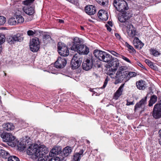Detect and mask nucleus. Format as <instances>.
Masks as SVG:
<instances>
[{
	"mask_svg": "<svg viewBox=\"0 0 161 161\" xmlns=\"http://www.w3.org/2000/svg\"><path fill=\"white\" fill-rule=\"evenodd\" d=\"M117 68H114L108 72V74L111 78L115 79V84L121 82L123 80L126 81L130 79L131 72L130 68L124 66L120 67L115 75V72Z\"/></svg>",
	"mask_w": 161,
	"mask_h": 161,
	"instance_id": "obj_1",
	"label": "nucleus"
},
{
	"mask_svg": "<svg viewBox=\"0 0 161 161\" xmlns=\"http://www.w3.org/2000/svg\"><path fill=\"white\" fill-rule=\"evenodd\" d=\"M48 152L47 148L44 145H41L38 147L37 145H30L28 148L27 153L29 155H35L37 157L40 156Z\"/></svg>",
	"mask_w": 161,
	"mask_h": 161,
	"instance_id": "obj_2",
	"label": "nucleus"
},
{
	"mask_svg": "<svg viewBox=\"0 0 161 161\" xmlns=\"http://www.w3.org/2000/svg\"><path fill=\"white\" fill-rule=\"evenodd\" d=\"M131 27L133 30H131V37L133 38V44L136 48L140 49L143 46L144 43L136 36H137L138 33L132 25Z\"/></svg>",
	"mask_w": 161,
	"mask_h": 161,
	"instance_id": "obj_3",
	"label": "nucleus"
},
{
	"mask_svg": "<svg viewBox=\"0 0 161 161\" xmlns=\"http://www.w3.org/2000/svg\"><path fill=\"white\" fill-rule=\"evenodd\" d=\"M113 4L117 11L119 12H122L128 9L127 3L124 0H114Z\"/></svg>",
	"mask_w": 161,
	"mask_h": 161,
	"instance_id": "obj_4",
	"label": "nucleus"
},
{
	"mask_svg": "<svg viewBox=\"0 0 161 161\" xmlns=\"http://www.w3.org/2000/svg\"><path fill=\"white\" fill-rule=\"evenodd\" d=\"M58 52L59 54L62 56H67L69 54V51L65 45L61 42L58 44Z\"/></svg>",
	"mask_w": 161,
	"mask_h": 161,
	"instance_id": "obj_5",
	"label": "nucleus"
},
{
	"mask_svg": "<svg viewBox=\"0 0 161 161\" xmlns=\"http://www.w3.org/2000/svg\"><path fill=\"white\" fill-rule=\"evenodd\" d=\"M30 50L33 52H37L39 48V42L37 38L32 39L30 41Z\"/></svg>",
	"mask_w": 161,
	"mask_h": 161,
	"instance_id": "obj_6",
	"label": "nucleus"
},
{
	"mask_svg": "<svg viewBox=\"0 0 161 161\" xmlns=\"http://www.w3.org/2000/svg\"><path fill=\"white\" fill-rule=\"evenodd\" d=\"M1 136L4 141L13 143L15 139V137L10 133H3L1 134Z\"/></svg>",
	"mask_w": 161,
	"mask_h": 161,
	"instance_id": "obj_7",
	"label": "nucleus"
},
{
	"mask_svg": "<svg viewBox=\"0 0 161 161\" xmlns=\"http://www.w3.org/2000/svg\"><path fill=\"white\" fill-rule=\"evenodd\" d=\"M124 20H120V21L121 22H125V25L126 26V31L125 34L127 36V37L130 38L131 37V32H130V28L131 23L130 21L129 22L127 21L129 19H130V17L125 16L124 17Z\"/></svg>",
	"mask_w": 161,
	"mask_h": 161,
	"instance_id": "obj_8",
	"label": "nucleus"
},
{
	"mask_svg": "<svg viewBox=\"0 0 161 161\" xmlns=\"http://www.w3.org/2000/svg\"><path fill=\"white\" fill-rule=\"evenodd\" d=\"M153 116L155 119L161 118V106L159 104H156L153 111Z\"/></svg>",
	"mask_w": 161,
	"mask_h": 161,
	"instance_id": "obj_9",
	"label": "nucleus"
},
{
	"mask_svg": "<svg viewBox=\"0 0 161 161\" xmlns=\"http://www.w3.org/2000/svg\"><path fill=\"white\" fill-rule=\"evenodd\" d=\"M66 61L63 57L58 58L57 60L55 62L54 65L56 67L58 68H64L66 65Z\"/></svg>",
	"mask_w": 161,
	"mask_h": 161,
	"instance_id": "obj_10",
	"label": "nucleus"
},
{
	"mask_svg": "<svg viewBox=\"0 0 161 161\" xmlns=\"http://www.w3.org/2000/svg\"><path fill=\"white\" fill-rule=\"evenodd\" d=\"M73 50L76 51L80 54H87L89 52L88 48L84 45H80L76 47V50Z\"/></svg>",
	"mask_w": 161,
	"mask_h": 161,
	"instance_id": "obj_11",
	"label": "nucleus"
},
{
	"mask_svg": "<svg viewBox=\"0 0 161 161\" xmlns=\"http://www.w3.org/2000/svg\"><path fill=\"white\" fill-rule=\"evenodd\" d=\"M92 65V59L90 58L87 59L83 62L82 67L84 70L87 71L91 69Z\"/></svg>",
	"mask_w": 161,
	"mask_h": 161,
	"instance_id": "obj_12",
	"label": "nucleus"
},
{
	"mask_svg": "<svg viewBox=\"0 0 161 161\" xmlns=\"http://www.w3.org/2000/svg\"><path fill=\"white\" fill-rule=\"evenodd\" d=\"M22 40V37L20 36L19 34H17L12 36H9L7 38V41L11 44L13 43L14 42H20Z\"/></svg>",
	"mask_w": 161,
	"mask_h": 161,
	"instance_id": "obj_13",
	"label": "nucleus"
},
{
	"mask_svg": "<svg viewBox=\"0 0 161 161\" xmlns=\"http://www.w3.org/2000/svg\"><path fill=\"white\" fill-rule=\"evenodd\" d=\"M99 18L103 21H106L108 19V12L105 10H100L98 13Z\"/></svg>",
	"mask_w": 161,
	"mask_h": 161,
	"instance_id": "obj_14",
	"label": "nucleus"
},
{
	"mask_svg": "<svg viewBox=\"0 0 161 161\" xmlns=\"http://www.w3.org/2000/svg\"><path fill=\"white\" fill-rule=\"evenodd\" d=\"M119 64V61L117 58H112L109 62L107 65V68L113 67L114 68H117Z\"/></svg>",
	"mask_w": 161,
	"mask_h": 161,
	"instance_id": "obj_15",
	"label": "nucleus"
},
{
	"mask_svg": "<svg viewBox=\"0 0 161 161\" xmlns=\"http://www.w3.org/2000/svg\"><path fill=\"white\" fill-rule=\"evenodd\" d=\"M148 94L144 98H142L139 102L137 103L135 106V110H136L137 108L144 107L147 104V99Z\"/></svg>",
	"mask_w": 161,
	"mask_h": 161,
	"instance_id": "obj_16",
	"label": "nucleus"
},
{
	"mask_svg": "<svg viewBox=\"0 0 161 161\" xmlns=\"http://www.w3.org/2000/svg\"><path fill=\"white\" fill-rule=\"evenodd\" d=\"M85 11L89 15H93L96 11V7L92 5L86 6L85 8Z\"/></svg>",
	"mask_w": 161,
	"mask_h": 161,
	"instance_id": "obj_17",
	"label": "nucleus"
},
{
	"mask_svg": "<svg viewBox=\"0 0 161 161\" xmlns=\"http://www.w3.org/2000/svg\"><path fill=\"white\" fill-rule=\"evenodd\" d=\"M80 41L79 38L76 37L73 39V45L70 47L71 50H76V47L80 44Z\"/></svg>",
	"mask_w": 161,
	"mask_h": 161,
	"instance_id": "obj_18",
	"label": "nucleus"
},
{
	"mask_svg": "<svg viewBox=\"0 0 161 161\" xmlns=\"http://www.w3.org/2000/svg\"><path fill=\"white\" fill-rule=\"evenodd\" d=\"M61 149L59 147H54L50 152L49 155L51 157L54 156L55 155L58 154L60 153Z\"/></svg>",
	"mask_w": 161,
	"mask_h": 161,
	"instance_id": "obj_19",
	"label": "nucleus"
},
{
	"mask_svg": "<svg viewBox=\"0 0 161 161\" xmlns=\"http://www.w3.org/2000/svg\"><path fill=\"white\" fill-rule=\"evenodd\" d=\"M112 58L111 55L104 52L103 54L102 55V58L100 60L104 62L108 63L111 61Z\"/></svg>",
	"mask_w": 161,
	"mask_h": 161,
	"instance_id": "obj_20",
	"label": "nucleus"
},
{
	"mask_svg": "<svg viewBox=\"0 0 161 161\" xmlns=\"http://www.w3.org/2000/svg\"><path fill=\"white\" fill-rule=\"evenodd\" d=\"M112 58L111 55L104 52L103 54L102 55V58L100 60L104 62L108 63L111 61Z\"/></svg>",
	"mask_w": 161,
	"mask_h": 161,
	"instance_id": "obj_21",
	"label": "nucleus"
},
{
	"mask_svg": "<svg viewBox=\"0 0 161 161\" xmlns=\"http://www.w3.org/2000/svg\"><path fill=\"white\" fill-rule=\"evenodd\" d=\"M136 85L137 88L139 90H144L147 87L145 82L142 80L136 82Z\"/></svg>",
	"mask_w": 161,
	"mask_h": 161,
	"instance_id": "obj_22",
	"label": "nucleus"
},
{
	"mask_svg": "<svg viewBox=\"0 0 161 161\" xmlns=\"http://www.w3.org/2000/svg\"><path fill=\"white\" fill-rule=\"evenodd\" d=\"M124 84H122L118 88L114 94V97L116 99H117L118 98L122 95L123 90V87Z\"/></svg>",
	"mask_w": 161,
	"mask_h": 161,
	"instance_id": "obj_23",
	"label": "nucleus"
},
{
	"mask_svg": "<svg viewBox=\"0 0 161 161\" xmlns=\"http://www.w3.org/2000/svg\"><path fill=\"white\" fill-rule=\"evenodd\" d=\"M4 129L7 131L13 130L14 128V126L12 123H8L4 124L3 125Z\"/></svg>",
	"mask_w": 161,
	"mask_h": 161,
	"instance_id": "obj_24",
	"label": "nucleus"
},
{
	"mask_svg": "<svg viewBox=\"0 0 161 161\" xmlns=\"http://www.w3.org/2000/svg\"><path fill=\"white\" fill-rule=\"evenodd\" d=\"M22 9L26 14L30 15H32L34 13L33 8L31 7H23Z\"/></svg>",
	"mask_w": 161,
	"mask_h": 161,
	"instance_id": "obj_25",
	"label": "nucleus"
},
{
	"mask_svg": "<svg viewBox=\"0 0 161 161\" xmlns=\"http://www.w3.org/2000/svg\"><path fill=\"white\" fill-rule=\"evenodd\" d=\"M83 152L84 151L81 150L79 153H75L73 156L74 161H80L81 157L83 156Z\"/></svg>",
	"mask_w": 161,
	"mask_h": 161,
	"instance_id": "obj_26",
	"label": "nucleus"
},
{
	"mask_svg": "<svg viewBox=\"0 0 161 161\" xmlns=\"http://www.w3.org/2000/svg\"><path fill=\"white\" fill-rule=\"evenodd\" d=\"M104 52L99 50L96 49L94 50L93 54L96 58L100 60L102 58V55L103 54Z\"/></svg>",
	"mask_w": 161,
	"mask_h": 161,
	"instance_id": "obj_27",
	"label": "nucleus"
},
{
	"mask_svg": "<svg viewBox=\"0 0 161 161\" xmlns=\"http://www.w3.org/2000/svg\"><path fill=\"white\" fill-rule=\"evenodd\" d=\"M72 60L81 64L83 60V58L81 54L79 53L76 54L74 56Z\"/></svg>",
	"mask_w": 161,
	"mask_h": 161,
	"instance_id": "obj_28",
	"label": "nucleus"
},
{
	"mask_svg": "<svg viewBox=\"0 0 161 161\" xmlns=\"http://www.w3.org/2000/svg\"><path fill=\"white\" fill-rule=\"evenodd\" d=\"M72 149L71 147H66L63 149V153L65 157L68 156L71 152Z\"/></svg>",
	"mask_w": 161,
	"mask_h": 161,
	"instance_id": "obj_29",
	"label": "nucleus"
},
{
	"mask_svg": "<svg viewBox=\"0 0 161 161\" xmlns=\"http://www.w3.org/2000/svg\"><path fill=\"white\" fill-rule=\"evenodd\" d=\"M157 97L155 95H153L151 97L149 101L148 106L149 107L152 106L157 101Z\"/></svg>",
	"mask_w": 161,
	"mask_h": 161,
	"instance_id": "obj_30",
	"label": "nucleus"
},
{
	"mask_svg": "<svg viewBox=\"0 0 161 161\" xmlns=\"http://www.w3.org/2000/svg\"><path fill=\"white\" fill-rule=\"evenodd\" d=\"M71 64L72 69H75L78 68L80 65L81 64L77 62L71 60Z\"/></svg>",
	"mask_w": 161,
	"mask_h": 161,
	"instance_id": "obj_31",
	"label": "nucleus"
},
{
	"mask_svg": "<svg viewBox=\"0 0 161 161\" xmlns=\"http://www.w3.org/2000/svg\"><path fill=\"white\" fill-rule=\"evenodd\" d=\"M46 153L44 154L41 155L40 156H39L38 161H48L49 157L47 155H46L47 153Z\"/></svg>",
	"mask_w": 161,
	"mask_h": 161,
	"instance_id": "obj_32",
	"label": "nucleus"
},
{
	"mask_svg": "<svg viewBox=\"0 0 161 161\" xmlns=\"http://www.w3.org/2000/svg\"><path fill=\"white\" fill-rule=\"evenodd\" d=\"M0 156L3 158H8L9 155L8 152L2 149H0Z\"/></svg>",
	"mask_w": 161,
	"mask_h": 161,
	"instance_id": "obj_33",
	"label": "nucleus"
},
{
	"mask_svg": "<svg viewBox=\"0 0 161 161\" xmlns=\"http://www.w3.org/2000/svg\"><path fill=\"white\" fill-rule=\"evenodd\" d=\"M15 18L16 20L17 24L22 23L24 21V19L21 15H16L15 16Z\"/></svg>",
	"mask_w": 161,
	"mask_h": 161,
	"instance_id": "obj_34",
	"label": "nucleus"
},
{
	"mask_svg": "<svg viewBox=\"0 0 161 161\" xmlns=\"http://www.w3.org/2000/svg\"><path fill=\"white\" fill-rule=\"evenodd\" d=\"M145 63L150 67L152 69L155 70L156 69V68L153 64V63L150 60L148 59H146L145 60Z\"/></svg>",
	"mask_w": 161,
	"mask_h": 161,
	"instance_id": "obj_35",
	"label": "nucleus"
},
{
	"mask_svg": "<svg viewBox=\"0 0 161 161\" xmlns=\"http://www.w3.org/2000/svg\"><path fill=\"white\" fill-rule=\"evenodd\" d=\"M8 24L11 25H15L17 24L16 18H11L8 20Z\"/></svg>",
	"mask_w": 161,
	"mask_h": 161,
	"instance_id": "obj_36",
	"label": "nucleus"
},
{
	"mask_svg": "<svg viewBox=\"0 0 161 161\" xmlns=\"http://www.w3.org/2000/svg\"><path fill=\"white\" fill-rule=\"evenodd\" d=\"M6 37L4 34L0 33V46L3 44L5 41Z\"/></svg>",
	"mask_w": 161,
	"mask_h": 161,
	"instance_id": "obj_37",
	"label": "nucleus"
},
{
	"mask_svg": "<svg viewBox=\"0 0 161 161\" xmlns=\"http://www.w3.org/2000/svg\"><path fill=\"white\" fill-rule=\"evenodd\" d=\"M38 33V31L34 30H29L27 31V34L29 36H33L36 35Z\"/></svg>",
	"mask_w": 161,
	"mask_h": 161,
	"instance_id": "obj_38",
	"label": "nucleus"
},
{
	"mask_svg": "<svg viewBox=\"0 0 161 161\" xmlns=\"http://www.w3.org/2000/svg\"><path fill=\"white\" fill-rule=\"evenodd\" d=\"M8 161H20L19 158L15 156H10L8 158Z\"/></svg>",
	"mask_w": 161,
	"mask_h": 161,
	"instance_id": "obj_39",
	"label": "nucleus"
},
{
	"mask_svg": "<svg viewBox=\"0 0 161 161\" xmlns=\"http://www.w3.org/2000/svg\"><path fill=\"white\" fill-rule=\"evenodd\" d=\"M98 3L104 6L108 3V0H95Z\"/></svg>",
	"mask_w": 161,
	"mask_h": 161,
	"instance_id": "obj_40",
	"label": "nucleus"
},
{
	"mask_svg": "<svg viewBox=\"0 0 161 161\" xmlns=\"http://www.w3.org/2000/svg\"><path fill=\"white\" fill-rule=\"evenodd\" d=\"M113 26V24L111 21H108L107 24L105 25V26L106 27L107 30L109 31H111V28L110 26L112 27Z\"/></svg>",
	"mask_w": 161,
	"mask_h": 161,
	"instance_id": "obj_41",
	"label": "nucleus"
},
{
	"mask_svg": "<svg viewBox=\"0 0 161 161\" xmlns=\"http://www.w3.org/2000/svg\"><path fill=\"white\" fill-rule=\"evenodd\" d=\"M48 161H60V158L58 157L49 158Z\"/></svg>",
	"mask_w": 161,
	"mask_h": 161,
	"instance_id": "obj_42",
	"label": "nucleus"
},
{
	"mask_svg": "<svg viewBox=\"0 0 161 161\" xmlns=\"http://www.w3.org/2000/svg\"><path fill=\"white\" fill-rule=\"evenodd\" d=\"M5 22L6 18L4 16H0V25L4 24Z\"/></svg>",
	"mask_w": 161,
	"mask_h": 161,
	"instance_id": "obj_43",
	"label": "nucleus"
},
{
	"mask_svg": "<svg viewBox=\"0 0 161 161\" xmlns=\"http://www.w3.org/2000/svg\"><path fill=\"white\" fill-rule=\"evenodd\" d=\"M34 0H26L23 2V3L25 5H27L33 2Z\"/></svg>",
	"mask_w": 161,
	"mask_h": 161,
	"instance_id": "obj_44",
	"label": "nucleus"
},
{
	"mask_svg": "<svg viewBox=\"0 0 161 161\" xmlns=\"http://www.w3.org/2000/svg\"><path fill=\"white\" fill-rule=\"evenodd\" d=\"M151 52L152 54L155 56H157L159 54L158 52L155 50H152Z\"/></svg>",
	"mask_w": 161,
	"mask_h": 161,
	"instance_id": "obj_45",
	"label": "nucleus"
},
{
	"mask_svg": "<svg viewBox=\"0 0 161 161\" xmlns=\"http://www.w3.org/2000/svg\"><path fill=\"white\" fill-rule=\"evenodd\" d=\"M51 38L50 36L49 35H45L43 36V39L44 41Z\"/></svg>",
	"mask_w": 161,
	"mask_h": 161,
	"instance_id": "obj_46",
	"label": "nucleus"
},
{
	"mask_svg": "<svg viewBox=\"0 0 161 161\" xmlns=\"http://www.w3.org/2000/svg\"><path fill=\"white\" fill-rule=\"evenodd\" d=\"M122 58L124 60H125L126 61V62H128V63H130V60L128 58H126V57H125L124 56H122Z\"/></svg>",
	"mask_w": 161,
	"mask_h": 161,
	"instance_id": "obj_47",
	"label": "nucleus"
},
{
	"mask_svg": "<svg viewBox=\"0 0 161 161\" xmlns=\"http://www.w3.org/2000/svg\"><path fill=\"white\" fill-rule=\"evenodd\" d=\"M108 80L106 79L105 80V81L103 85L102 88H104L106 87V85L108 83Z\"/></svg>",
	"mask_w": 161,
	"mask_h": 161,
	"instance_id": "obj_48",
	"label": "nucleus"
},
{
	"mask_svg": "<svg viewBox=\"0 0 161 161\" xmlns=\"http://www.w3.org/2000/svg\"><path fill=\"white\" fill-rule=\"evenodd\" d=\"M109 52L112 54H113V55H114L115 56H117V55H118V54L116 52H114V51H110Z\"/></svg>",
	"mask_w": 161,
	"mask_h": 161,
	"instance_id": "obj_49",
	"label": "nucleus"
},
{
	"mask_svg": "<svg viewBox=\"0 0 161 161\" xmlns=\"http://www.w3.org/2000/svg\"><path fill=\"white\" fill-rule=\"evenodd\" d=\"M125 45L128 47L129 49L131 50V46L127 42H125Z\"/></svg>",
	"mask_w": 161,
	"mask_h": 161,
	"instance_id": "obj_50",
	"label": "nucleus"
},
{
	"mask_svg": "<svg viewBox=\"0 0 161 161\" xmlns=\"http://www.w3.org/2000/svg\"><path fill=\"white\" fill-rule=\"evenodd\" d=\"M159 134L160 139H159V143L161 145V130L159 131Z\"/></svg>",
	"mask_w": 161,
	"mask_h": 161,
	"instance_id": "obj_51",
	"label": "nucleus"
},
{
	"mask_svg": "<svg viewBox=\"0 0 161 161\" xmlns=\"http://www.w3.org/2000/svg\"><path fill=\"white\" fill-rule=\"evenodd\" d=\"M136 75L137 74L136 72H131V77H135Z\"/></svg>",
	"mask_w": 161,
	"mask_h": 161,
	"instance_id": "obj_52",
	"label": "nucleus"
},
{
	"mask_svg": "<svg viewBox=\"0 0 161 161\" xmlns=\"http://www.w3.org/2000/svg\"><path fill=\"white\" fill-rule=\"evenodd\" d=\"M136 52L135 50L131 47V53H135Z\"/></svg>",
	"mask_w": 161,
	"mask_h": 161,
	"instance_id": "obj_53",
	"label": "nucleus"
},
{
	"mask_svg": "<svg viewBox=\"0 0 161 161\" xmlns=\"http://www.w3.org/2000/svg\"><path fill=\"white\" fill-rule=\"evenodd\" d=\"M115 36L118 39H120V36L118 33H116L115 34Z\"/></svg>",
	"mask_w": 161,
	"mask_h": 161,
	"instance_id": "obj_54",
	"label": "nucleus"
},
{
	"mask_svg": "<svg viewBox=\"0 0 161 161\" xmlns=\"http://www.w3.org/2000/svg\"><path fill=\"white\" fill-rule=\"evenodd\" d=\"M59 22L61 23H63L64 22V21L62 19H59Z\"/></svg>",
	"mask_w": 161,
	"mask_h": 161,
	"instance_id": "obj_55",
	"label": "nucleus"
},
{
	"mask_svg": "<svg viewBox=\"0 0 161 161\" xmlns=\"http://www.w3.org/2000/svg\"><path fill=\"white\" fill-rule=\"evenodd\" d=\"M138 65L139 66H140L142 68H143V65L140 63H139Z\"/></svg>",
	"mask_w": 161,
	"mask_h": 161,
	"instance_id": "obj_56",
	"label": "nucleus"
},
{
	"mask_svg": "<svg viewBox=\"0 0 161 161\" xmlns=\"http://www.w3.org/2000/svg\"><path fill=\"white\" fill-rule=\"evenodd\" d=\"M130 104H131V103H130V102H127V103H126V105H130Z\"/></svg>",
	"mask_w": 161,
	"mask_h": 161,
	"instance_id": "obj_57",
	"label": "nucleus"
},
{
	"mask_svg": "<svg viewBox=\"0 0 161 161\" xmlns=\"http://www.w3.org/2000/svg\"><path fill=\"white\" fill-rule=\"evenodd\" d=\"M2 50V47L0 46V53H1Z\"/></svg>",
	"mask_w": 161,
	"mask_h": 161,
	"instance_id": "obj_58",
	"label": "nucleus"
},
{
	"mask_svg": "<svg viewBox=\"0 0 161 161\" xmlns=\"http://www.w3.org/2000/svg\"><path fill=\"white\" fill-rule=\"evenodd\" d=\"M80 28H81V29L82 30H83L84 29V28L83 27L81 26L80 27Z\"/></svg>",
	"mask_w": 161,
	"mask_h": 161,
	"instance_id": "obj_59",
	"label": "nucleus"
},
{
	"mask_svg": "<svg viewBox=\"0 0 161 161\" xmlns=\"http://www.w3.org/2000/svg\"><path fill=\"white\" fill-rule=\"evenodd\" d=\"M131 105L133 104V102H131Z\"/></svg>",
	"mask_w": 161,
	"mask_h": 161,
	"instance_id": "obj_60",
	"label": "nucleus"
},
{
	"mask_svg": "<svg viewBox=\"0 0 161 161\" xmlns=\"http://www.w3.org/2000/svg\"><path fill=\"white\" fill-rule=\"evenodd\" d=\"M5 76L6 75V74L5 73Z\"/></svg>",
	"mask_w": 161,
	"mask_h": 161,
	"instance_id": "obj_61",
	"label": "nucleus"
}]
</instances>
